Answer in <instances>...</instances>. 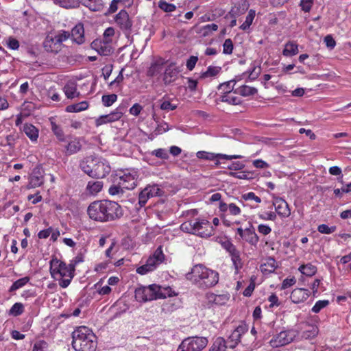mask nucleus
<instances>
[{"label":"nucleus","instance_id":"nucleus-52","mask_svg":"<svg viewBox=\"0 0 351 351\" xmlns=\"http://www.w3.org/2000/svg\"><path fill=\"white\" fill-rule=\"evenodd\" d=\"M241 199L244 201H254L256 203H261V199L254 192H248L241 195Z\"/></svg>","mask_w":351,"mask_h":351},{"label":"nucleus","instance_id":"nucleus-53","mask_svg":"<svg viewBox=\"0 0 351 351\" xmlns=\"http://www.w3.org/2000/svg\"><path fill=\"white\" fill-rule=\"evenodd\" d=\"M233 43L230 38H227L225 40L223 44V53L224 54L230 55L232 53L233 51Z\"/></svg>","mask_w":351,"mask_h":351},{"label":"nucleus","instance_id":"nucleus-18","mask_svg":"<svg viewBox=\"0 0 351 351\" xmlns=\"http://www.w3.org/2000/svg\"><path fill=\"white\" fill-rule=\"evenodd\" d=\"M125 112V107L123 105H119L110 113L105 115H101L95 120V125L99 127L104 124H107L119 121L122 118Z\"/></svg>","mask_w":351,"mask_h":351},{"label":"nucleus","instance_id":"nucleus-55","mask_svg":"<svg viewBox=\"0 0 351 351\" xmlns=\"http://www.w3.org/2000/svg\"><path fill=\"white\" fill-rule=\"evenodd\" d=\"M257 231L261 235L265 237L271 232V228L267 224L260 223L257 226Z\"/></svg>","mask_w":351,"mask_h":351},{"label":"nucleus","instance_id":"nucleus-9","mask_svg":"<svg viewBox=\"0 0 351 351\" xmlns=\"http://www.w3.org/2000/svg\"><path fill=\"white\" fill-rule=\"evenodd\" d=\"M207 344L208 339L206 337H188L182 341L177 351H201Z\"/></svg>","mask_w":351,"mask_h":351},{"label":"nucleus","instance_id":"nucleus-20","mask_svg":"<svg viewBox=\"0 0 351 351\" xmlns=\"http://www.w3.org/2000/svg\"><path fill=\"white\" fill-rule=\"evenodd\" d=\"M249 328L245 322H241L230 334L227 340L230 348H234L240 342L242 335L247 332Z\"/></svg>","mask_w":351,"mask_h":351},{"label":"nucleus","instance_id":"nucleus-12","mask_svg":"<svg viewBox=\"0 0 351 351\" xmlns=\"http://www.w3.org/2000/svg\"><path fill=\"white\" fill-rule=\"evenodd\" d=\"M138 174L134 169H125L119 173L118 181L125 189L132 190L137 185Z\"/></svg>","mask_w":351,"mask_h":351},{"label":"nucleus","instance_id":"nucleus-41","mask_svg":"<svg viewBox=\"0 0 351 351\" xmlns=\"http://www.w3.org/2000/svg\"><path fill=\"white\" fill-rule=\"evenodd\" d=\"M228 347L227 342L223 337H217L213 342L210 351H226Z\"/></svg>","mask_w":351,"mask_h":351},{"label":"nucleus","instance_id":"nucleus-38","mask_svg":"<svg viewBox=\"0 0 351 351\" xmlns=\"http://www.w3.org/2000/svg\"><path fill=\"white\" fill-rule=\"evenodd\" d=\"M234 93L239 94L243 97H248L257 93V89L247 85H243L234 90Z\"/></svg>","mask_w":351,"mask_h":351},{"label":"nucleus","instance_id":"nucleus-62","mask_svg":"<svg viewBox=\"0 0 351 351\" xmlns=\"http://www.w3.org/2000/svg\"><path fill=\"white\" fill-rule=\"evenodd\" d=\"M187 88L190 92L194 93L197 90L198 81L191 77H187Z\"/></svg>","mask_w":351,"mask_h":351},{"label":"nucleus","instance_id":"nucleus-8","mask_svg":"<svg viewBox=\"0 0 351 351\" xmlns=\"http://www.w3.org/2000/svg\"><path fill=\"white\" fill-rule=\"evenodd\" d=\"M67 31L61 29L48 34L44 42L43 47L47 52L59 53L64 47V42L68 40Z\"/></svg>","mask_w":351,"mask_h":351},{"label":"nucleus","instance_id":"nucleus-45","mask_svg":"<svg viewBox=\"0 0 351 351\" xmlns=\"http://www.w3.org/2000/svg\"><path fill=\"white\" fill-rule=\"evenodd\" d=\"M25 311L24 305L21 302H16L9 310V315L17 317L23 313Z\"/></svg>","mask_w":351,"mask_h":351},{"label":"nucleus","instance_id":"nucleus-19","mask_svg":"<svg viewBox=\"0 0 351 351\" xmlns=\"http://www.w3.org/2000/svg\"><path fill=\"white\" fill-rule=\"evenodd\" d=\"M67 34L68 39L70 38L73 44L81 45L86 43L84 26L81 22L77 23L71 32L67 31Z\"/></svg>","mask_w":351,"mask_h":351},{"label":"nucleus","instance_id":"nucleus-4","mask_svg":"<svg viewBox=\"0 0 351 351\" xmlns=\"http://www.w3.org/2000/svg\"><path fill=\"white\" fill-rule=\"evenodd\" d=\"M72 346L76 351H95L97 337L86 326H80L72 332Z\"/></svg>","mask_w":351,"mask_h":351},{"label":"nucleus","instance_id":"nucleus-61","mask_svg":"<svg viewBox=\"0 0 351 351\" xmlns=\"http://www.w3.org/2000/svg\"><path fill=\"white\" fill-rule=\"evenodd\" d=\"M177 106L168 100H164L160 104V109L165 111H171L176 110Z\"/></svg>","mask_w":351,"mask_h":351},{"label":"nucleus","instance_id":"nucleus-42","mask_svg":"<svg viewBox=\"0 0 351 351\" xmlns=\"http://www.w3.org/2000/svg\"><path fill=\"white\" fill-rule=\"evenodd\" d=\"M44 183V177L42 175L33 173L29 178V187L36 188L40 186Z\"/></svg>","mask_w":351,"mask_h":351},{"label":"nucleus","instance_id":"nucleus-56","mask_svg":"<svg viewBox=\"0 0 351 351\" xmlns=\"http://www.w3.org/2000/svg\"><path fill=\"white\" fill-rule=\"evenodd\" d=\"M218 29V25L215 23L208 24L202 27L203 35L204 36L211 34L213 32Z\"/></svg>","mask_w":351,"mask_h":351},{"label":"nucleus","instance_id":"nucleus-13","mask_svg":"<svg viewBox=\"0 0 351 351\" xmlns=\"http://www.w3.org/2000/svg\"><path fill=\"white\" fill-rule=\"evenodd\" d=\"M230 295L227 291L219 293L207 292L205 294V304L208 308H215L223 306L230 300Z\"/></svg>","mask_w":351,"mask_h":351},{"label":"nucleus","instance_id":"nucleus-21","mask_svg":"<svg viewBox=\"0 0 351 351\" xmlns=\"http://www.w3.org/2000/svg\"><path fill=\"white\" fill-rule=\"evenodd\" d=\"M197 157L199 159L211 160H216V165L219 164V160L222 159L226 160H232V159H237L241 158L242 156L241 155H227L222 154H215L212 152H208L206 151H199L197 152Z\"/></svg>","mask_w":351,"mask_h":351},{"label":"nucleus","instance_id":"nucleus-2","mask_svg":"<svg viewBox=\"0 0 351 351\" xmlns=\"http://www.w3.org/2000/svg\"><path fill=\"white\" fill-rule=\"evenodd\" d=\"M187 280L200 289L215 287L219 282V273L202 264L195 265L186 275Z\"/></svg>","mask_w":351,"mask_h":351},{"label":"nucleus","instance_id":"nucleus-39","mask_svg":"<svg viewBox=\"0 0 351 351\" xmlns=\"http://www.w3.org/2000/svg\"><path fill=\"white\" fill-rule=\"evenodd\" d=\"M298 53V45L291 41H289L285 44V48L282 51V54L285 56H293Z\"/></svg>","mask_w":351,"mask_h":351},{"label":"nucleus","instance_id":"nucleus-7","mask_svg":"<svg viewBox=\"0 0 351 351\" xmlns=\"http://www.w3.org/2000/svg\"><path fill=\"white\" fill-rule=\"evenodd\" d=\"M218 208L219 217L226 227H231L234 224H240V221L234 220V218L241 215L242 210L235 203L220 202Z\"/></svg>","mask_w":351,"mask_h":351},{"label":"nucleus","instance_id":"nucleus-24","mask_svg":"<svg viewBox=\"0 0 351 351\" xmlns=\"http://www.w3.org/2000/svg\"><path fill=\"white\" fill-rule=\"evenodd\" d=\"M165 255L162 249V246H159L146 261V263L152 269L155 270L157 266L163 262Z\"/></svg>","mask_w":351,"mask_h":351},{"label":"nucleus","instance_id":"nucleus-43","mask_svg":"<svg viewBox=\"0 0 351 351\" xmlns=\"http://www.w3.org/2000/svg\"><path fill=\"white\" fill-rule=\"evenodd\" d=\"M30 280V278L28 276H25L18 279L16 280L12 286L9 289V292H13L23 287L25 285H27Z\"/></svg>","mask_w":351,"mask_h":351},{"label":"nucleus","instance_id":"nucleus-33","mask_svg":"<svg viewBox=\"0 0 351 351\" xmlns=\"http://www.w3.org/2000/svg\"><path fill=\"white\" fill-rule=\"evenodd\" d=\"M298 270L303 275H304L306 276L311 277L317 273V268L315 265H313L311 263H308L306 264H302L299 267Z\"/></svg>","mask_w":351,"mask_h":351},{"label":"nucleus","instance_id":"nucleus-6","mask_svg":"<svg viewBox=\"0 0 351 351\" xmlns=\"http://www.w3.org/2000/svg\"><path fill=\"white\" fill-rule=\"evenodd\" d=\"M180 230L186 233L197 235L200 237L208 238L214 234L212 224L206 219L197 218L182 223Z\"/></svg>","mask_w":351,"mask_h":351},{"label":"nucleus","instance_id":"nucleus-32","mask_svg":"<svg viewBox=\"0 0 351 351\" xmlns=\"http://www.w3.org/2000/svg\"><path fill=\"white\" fill-rule=\"evenodd\" d=\"M276 261L273 257H268L265 259V262L261 265L263 273L270 274L276 269Z\"/></svg>","mask_w":351,"mask_h":351},{"label":"nucleus","instance_id":"nucleus-27","mask_svg":"<svg viewBox=\"0 0 351 351\" xmlns=\"http://www.w3.org/2000/svg\"><path fill=\"white\" fill-rule=\"evenodd\" d=\"M49 121L51 125V130L56 137L58 142H65L66 136L62 128L56 123V117H50Z\"/></svg>","mask_w":351,"mask_h":351},{"label":"nucleus","instance_id":"nucleus-47","mask_svg":"<svg viewBox=\"0 0 351 351\" xmlns=\"http://www.w3.org/2000/svg\"><path fill=\"white\" fill-rule=\"evenodd\" d=\"M117 100L116 94L104 95L101 97V101L104 106L110 107Z\"/></svg>","mask_w":351,"mask_h":351},{"label":"nucleus","instance_id":"nucleus-16","mask_svg":"<svg viewBox=\"0 0 351 351\" xmlns=\"http://www.w3.org/2000/svg\"><path fill=\"white\" fill-rule=\"evenodd\" d=\"M236 232L239 236L238 240H242L251 246L256 247L259 242V237L256 233L255 229L252 223H250V226L245 229H243L241 227L237 228Z\"/></svg>","mask_w":351,"mask_h":351},{"label":"nucleus","instance_id":"nucleus-60","mask_svg":"<svg viewBox=\"0 0 351 351\" xmlns=\"http://www.w3.org/2000/svg\"><path fill=\"white\" fill-rule=\"evenodd\" d=\"M314 0H300V5L302 10L305 12H309L313 5Z\"/></svg>","mask_w":351,"mask_h":351},{"label":"nucleus","instance_id":"nucleus-22","mask_svg":"<svg viewBox=\"0 0 351 351\" xmlns=\"http://www.w3.org/2000/svg\"><path fill=\"white\" fill-rule=\"evenodd\" d=\"M114 22L123 31L130 32L132 26V21L125 10H121L114 17Z\"/></svg>","mask_w":351,"mask_h":351},{"label":"nucleus","instance_id":"nucleus-34","mask_svg":"<svg viewBox=\"0 0 351 351\" xmlns=\"http://www.w3.org/2000/svg\"><path fill=\"white\" fill-rule=\"evenodd\" d=\"M226 91L223 95L220 97V101L227 103L230 105H239L242 103L240 97L233 95L231 93Z\"/></svg>","mask_w":351,"mask_h":351},{"label":"nucleus","instance_id":"nucleus-35","mask_svg":"<svg viewBox=\"0 0 351 351\" xmlns=\"http://www.w3.org/2000/svg\"><path fill=\"white\" fill-rule=\"evenodd\" d=\"M159 290H156V297L158 299H163L167 297H172L177 295L178 294L170 287H163L160 285H158Z\"/></svg>","mask_w":351,"mask_h":351},{"label":"nucleus","instance_id":"nucleus-25","mask_svg":"<svg viewBox=\"0 0 351 351\" xmlns=\"http://www.w3.org/2000/svg\"><path fill=\"white\" fill-rule=\"evenodd\" d=\"M310 291L306 289L296 288L293 289L290 295V299L294 304H300L308 299Z\"/></svg>","mask_w":351,"mask_h":351},{"label":"nucleus","instance_id":"nucleus-37","mask_svg":"<svg viewBox=\"0 0 351 351\" xmlns=\"http://www.w3.org/2000/svg\"><path fill=\"white\" fill-rule=\"evenodd\" d=\"M83 4L92 11H101L104 7L102 0H84Z\"/></svg>","mask_w":351,"mask_h":351},{"label":"nucleus","instance_id":"nucleus-49","mask_svg":"<svg viewBox=\"0 0 351 351\" xmlns=\"http://www.w3.org/2000/svg\"><path fill=\"white\" fill-rule=\"evenodd\" d=\"M151 154L162 160H167L169 157V152L164 148L154 149L151 152Z\"/></svg>","mask_w":351,"mask_h":351},{"label":"nucleus","instance_id":"nucleus-29","mask_svg":"<svg viewBox=\"0 0 351 351\" xmlns=\"http://www.w3.org/2000/svg\"><path fill=\"white\" fill-rule=\"evenodd\" d=\"M103 187L104 182L102 181L91 180L87 183L86 193L88 195L95 196L102 190Z\"/></svg>","mask_w":351,"mask_h":351},{"label":"nucleus","instance_id":"nucleus-15","mask_svg":"<svg viewBox=\"0 0 351 351\" xmlns=\"http://www.w3.org/2000/svg\"><path fill=\"white\" fill-rule=\"evenodd\" d=\"M65 142L66 143L63 146V152L66 156H71L82 150L85 140L83 137L69 135Z\"/></svg>","mask_w":351,"mask_h":351},{"label":"nucleus","instance_id":"nucleus-31","mask_svg":"<svg viewBox=\"0 0 351 351\" xmlns=\"http://www.w3.org/2000/svg\"><path fill=\"white\" fill-rule=\"evenodd\" d=\"M179 73V71L173 66V65H169L164 73L163 81L165 84H169L173 82Z\"/></svg>","mask_w":351,"mask_h":351},{"label":"nucleus","instance_id":"nucleus-26","mask_svg":"<svg viewBox=\"0 0 351 351\" xmlns=\"http://www.w3.org/2000/svg\"><path fill=\"white\" fill-rule=\"evenodd\" d=\"M275 206L276 213L281 217H288L291 215L287 202L282 198H278L274 202Z\"/></svg>","mask_w":351,"mask_h":351},{"label":"nucleus","instance_id":"nucleus-51","mask_svg":"<svg viewBox=\"0 0 351 351\" xmlns=\"http://www.w3.org/2000/svg\"><path fill=\"white\" fill-rule=\"evenodd\" d=\"M123 189H125L121 184H119V182L117 181V184H113L110 186L108 189V193L111 195H116L119 194H122L123 193Z\"/></svg>","mask_w":351,"mask_h":351},{"label":"nucleus","instance_id":"nucleus-64","mask_svg":"<svg viewBox=\"0 0 351 351\" xmlns=\"http://www.w3.org/2000/svg\"><path fill=\"white\" fill-rule=\"evenodd\" d=\"M198 61V58L195 56H191L190 58L187 60L186 63V66L188 70L192 71L195 68L197 62Z\"/></svg>","mask_w":351,"mask_h":351},{"label":"nucleus","instance_id":"nucleus-48","mask_svg":"<svg viewBox=\"0 0 351 351\" xmlns=\"http://www.w3.org/2000/svg\"><path fill=\"white\" fill-rule=\"evenodd\" d=\"M328 300H318L315 302V305L312 307L311 311L314 313H318L323 308H326L329 304Z\"/></svg>","mask_w":351,"mask_h":351},{"label":"nucleus","instance_id":"nucleus-40","mask_svg":"<svg viewBox=\"0 0 351 351\" xmlns=\"http://www.w3.org/2000/svg\"><path fill=\"white\" fill-rule=\"evenodd\" d=\"M319 328L317 325H308L307 328L303 331L302 337L306 339H312L317 336Z\"/></svg>","mask_w":351,"mask_h":351},{"label":"nucleus","instance_id":"nucleus-44","mask_svg":"<svg viewBox=\"0 0 351 351\" xmlns=\"http://www.w3.org/2000/svg\"><path fill=\"white\" fill-rule=\"evenodd\" d=\"M221 69L219 66H209L205 72L201 73L199 77L204 79L208 77H215L219 73Z\"/></svg>","mask_w":351,"mask_h":351},{"label":"nucleus","instance_id":"nucleus-17","mask_svg":"<svg viewBox=\"0 0 351 351\" xmlns=\"http://www.w3.org/2000/svg\"><path fill=\"white\" fill-rule=\"evenodd\" d=\"M163 191L158 184H149L143 189L138 195V204L140 207H143L147 204L148 199L153 197L162 196Z\"/></svg>","mask_w":351,"mask_h":351},{"label":"nucleus","instance_id":"nucleus-1","mask_svg":"<svg viewBox=\"0 0 351 351\" xmlns=\"http://www.w3.org/2000/svg\"><path fill=\"white\" fill-rule=\"evenodd\" d=\"M87 213L92 220L104 223L119 219L123 215V210L116 202L103 199L90 203Z\"/></svg>","mask_w":351,"mask_h":351},{"label":"nucleus","instance_id":"nucleus-5","mask_svg":"<svg viewBox=\"0 0 351 351\" xmlns=\"http://www.w3.org/2000/svg\"><path fill=\"white\" fill-rule=\"evenodd\" d=\"M74 272L73 265H66L56 258L50 261V274L52 278L59 280V285L62 288H66L70 285Z\"/></svg>","mask_w":351,"mask_h":351},{"label":"nucleus","instance_id":"nucleus-57","mask_svg":"<svg viewBox=\"0 0 351 351\" xmlns=\"http://www.w3.org/2000/svg\"><path fill=\"white\" fill-rule=\"evenodd\" d=\"M267 300L268 302L270 303L269 306L270 308H272L274 307H278L281 304V302H280L278 297L274 293H271L268 297Z\"/></svg>","mask_w":351,"mask_h":351},{"label":"nucleus","instance_id":"nucleus-63","mask_svg":"<svg viewBox=\"0 0 351 351\" xmlns=\"http://www.w3.org/2000/svg\"><path fill=\"white\" fill-rule=\"evenodd\" d=\"M98 53L102 56H108L112 53V48L109 47L107 43L101 45L100 47L97 49Z\"/></svg>","mask_w":351,"mask_h":351},{"label":"nucleus","instance_id":"nucleus-36","mask_svg":"<svg viewBox=\"0 0 351 351\" xmlns=\"http://www.w3.org/2000/svg\"><path fill=\"white\" fill-rule=\"evenodd\" d=\"M89 105L86 101H83L77 104L69 105L66 107L65 110L67 112H79L88 109Z\"/></svg>","mask_w":351,"mask_h":351},{"label":"nucleus","instance_id":"nucleus-14","mask_svg":"<svg viewBox=\"0 0 351 351\" xmlns=\"http://www.w3.org/2000/svg\"><path fill=\"white\" fill-rule=\"evenodd\" d=\"M221 244V247L228 252L235 269V274H238L239 271L243 267L240 251L229 239H226L224 241H222Z\"/></svg>","mask_w":351,"mask_h":351},{"label":"nucleus","instance_id":"nucleus-46","mask_svg":"<svg viewBox=\"0 0 351 351\" xmlns=\"http://www.w3.org/2000/svg\"><path fill=\"white\" fill-rule=\"evenodd\" d=\"M255 15V10L252 9L250 10L244 23L240 26V29L244 31L248 29L251 25L252 24Z\"/></svg>","mask_w":351,"mask_h":351},{"label":"nucleus","instance_id":"nucleus-10","mask_svg":"<svg viewBox=\"0 0 351 351\" xmlns=\"http://www.w3.org/2000/svg\"><path fill=\"white\" fill-rule=\"evenodd\" d=\"M156 290H159L158 285L152 284L149 286H141L135 289L134 297L137 302H147L157 300Z\"/></svg>","mask_w":351,"mask_h":351},{"label":"nucleus","instance_id":"nucleus-28","mask_svg":"<svg viewBox=\"0 0 351 351\" xmlns=\"http://www.w3.org/2000/svg\"><path fill=\"white\" fill-rule=\"evenodd\" d=\"M63 92L67 99H73L79 97L80 93L77 90V86L76 82L69 81L65 84L63 87Z\"/></svg>","mask_w":351,"mask_h":351},{"label":"nucleus","instance_id":"nucleus-54","mask_svg":"<svg viewBox=\"0 0 351 351\" xmlns=\"http://www.w3.org/2000/svg\"><path fill=\"white\" fill-rule=\"evenodd\" d=\"M48 343L44 340H39L35 342L32 351H47Z\"/></svg>","mask_w":351,"mask_h":351},{"label":"nucleus","instance_id":"nucleus-58","mask_svg":"<svg viewBox=\"0 0 351 351\" xmlns=\"http://www.w3.org/2000/svg\"><path fill=\"white\" fill-rule=\"evenodd\" d=\"M335 230H336L335 226L329 227L326 224H321V225H319L317 227V230L322 234H331V233L334 232L335 231Z\"/></svg>","mask_w":351,"mask_h":351},{"label":"nucleus","instance_id":"nucleus-23","mask_svg":"<svg viewBox=\"0 0 351 351\" xmlns=\"http://www.w3.org/2000/svg\"><path fill=\"white\" fill-rule=\"evenodd\" d=\"M166 62V60L161 57L156 58L147 71V76L154 77L160 73Z\"/></svg>","mask_w":351,"mask_h":351},{"label":"nucleus","instance_id":"nucleus-50","mask_svg":"<svg viewBox=\"0 0 351 351\" xmlns=\"http://www.w3.org/2000/svg\"><path fill=\"white\" fill-rule=\"evenodd\" d=\"M158 7L166 12H171L176 10V6L174 4L162 0L159 1Z\"/></svg>","mask_w":351,"mask_h":351},{"label":"nucleus","instance_id":"nucleus-30","mask_svg":"<svg viewBox=\"0 0 351 351\" xmlns=\"http://www.w3.org/2000/svg\"><path fill=\"white\" fill-rule=\"evenodd\" d=\"M23 131L32 142H36L39 136V130L32 123H25Z\"/></svg>","mask_w":351,"mask_h":351},{"label":"nucleus","instance_id":"nucleus-3","mask_svg":"<svg viewBox=\"0 0 351 351\" xmlns=\"http://www.w3.org/2000/svg\"><path fill=\"white\" fill-rule=\"evenodd\" d=\"M82 171L93 178L101 179L108 176L111 167L108 160L101 158L89 156L80 163Z\"/></svg>","mask_w":351,"mask_h":351},{"label":"nucleus","instance_id":"nucleus-11","mask_svg":"<svg viewBox=\"0 0 351 351\" xmlns=\"http://www.w3.org/2000/svg\"><path fill=\"white\" fill-rule=\"evenodd\" d=\"M297 335L298 332L295 330H282L272 337L269 344L272 348L282 347L293 341Z\"/></svg>","mask_w":351,"mask_h":351},{"label":"nucleus","instance_id":"nucleus-59","mask_svg":"<svg viewBox=\"0 0 351 351\" xmlns=\"http://www.w3.org/2000/svg\"><path fill=\"white\" fill-rule=\"evenodd\" d=\"M47 96L49 97L51 100L54 101H60V94L56 91V89L55 87H50L49 90H47Z\"/></svg>","mask_w":351,"mask_h":351}]
</instances>
